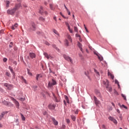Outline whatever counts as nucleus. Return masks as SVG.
<instances>
[{
	"instance_id": "nucleus-42",
	"label": "nucleus",
	"mask_w": 129,
	"mask_h": 129,
	"mask_svg": "<svg viewBox=\"0 0 129 129\" xmlns=\"http://www.w3.org/2000/svg\"><path fill=\"white\" fill-rule=\"evenodd\" d=\"M84 27L86 30V31L87 32V33H88V30L87 29V28H86V26H85V25H84Z\"/></svg>"
},
{
	"instance_id": "nucleus-14",
	"label": "nucleus",
	"mask_w": 129,
	"mask_h": 129,
	"mask_svg": "<svg viewBox=\"0 0 129 129\" xmlns=\"http://www.w3.org/2000/svg\"><path fill=\"white\" fill-rule=\"evenodd\" d=\"M43 55L45 56V57H46V58H47V59H50V58H51V56H50V55H48L47 52L43 53Z\"/></svg>"
},
{
	"instance_id": "nucleus-53",
	"label": "nucleus",
	"mask_w": 129,
	"mask_h": 129,
	"mask_svg": "<svg viewBox=\"0 0 129 129\" xmlns=\"http://www.w3.org/2000/svg\"><path fill=\"white\" fill-rule=\"evenodd\" d=\"M12 30H15V26H12L11 27Z\"/></svg>"
},
{
	"instance_id": "nucleus-9",
	"label": "nucleus",
	"mask_w": 129,
	"mask_h": 129,
	"mask_svg": "<svg viewBox=\"0 0 129 129\" xmlns=\"http://www.w3.org/2000/svg\"><path fill=\"white\" fill-rule=\"evenodd\" d=\"M78 46L81 52H82V53H84L83 49L82 48V44L80 42H78Z\"/></svg>"
},
{
	"instance_id": "nucleus-16",
	"label": "nucleus",
	"mask_w": 129,
	"mask_h": 129,
	"mask_svg": "<svg viewBox=\"0 0 129 129\" xmlns=\"http://www.w3.org/2000/svg\"><path fill=\"white\" fill-rule=\"evenodd\" d=\"M9 70H10L11 73H12V74H13V75H15V73L14 72V70H13V68L11 66H9Z\"/></svg>"
},
{
	"instance_id": "nucleus-56",
	"label": "nucleus",
	"mask_w": 129,
	"mask_h": 129,
	"mask_svg": "<svg viewBox=\"0 0 129 129\" xmlns=\"http://www.w3.org/2000/svg\"><path fill=\"white\" fill-rule=\"evenodd\" d=\"M116 111L118 112V113H119L120 112V111H119V110L118 109H116Z\"/></svg>"
},
{
	"instance_id": "nucleus-23",
	"label": "nucleus",
	"mask_w": 129,
	"mask_h": 129,
	"mask_svg": "<svg viewBox=\"0 0 129 129\" xmlns=\"http://www.w3.org/2000/svg\"><path fill=\"white\" fill-rule=\"evenodd\" d=\"M65 24H66V26L68 27V29H69L70 28V25H69V23L67 22H66Z\"/></svg>"
},
{
	"instance_id": "nucleus-31",
	"label": "nucleus",
	"mask_w": 129,
	"mask_h": 129,
	"mask_svg": "<svg viewBox=\"0 0 129 129\" xmlns=\"http://www.w3.org/2000/svg\"><path fill=\"white\" fill-rule=\"evenodd\" d=\"M121 96H122V97H123V98H124V100H126V97L125 96V95L122 94Z\"/></svg>"
},
{
	"instance_id": "nucleus-13",
	"label": "nucleus",
	"mask_w": 129,
	"mask_h": 129,
	"mask_svg": "<svg viewBox=\"0 0 129 129\" xmlns=\"http://www.w3.org/2000/svg\"><path fill=\"white\" fill-rule=\"evenodd\" d=\"M108 76H110V77L111 78V79H114V76L112 74L110 73V72H108Z\"/></svg>"
},
{
	"instance_id": "nucleus-2",
	"label": "nucleus",
	"mask_w": 129,
	"mask_h": 129,
	"mask_svg": "<svg viewBox=\"0 0 129 129\" xmlns=\"http://www.w3.org/2000/svg\"><path fill=\"white\" fill-rule=\"evenodd\" d=\"M11 100H12L13 101L14 103H15L17 108H19L20 107V103H19V102L18 101H17V100H16L15 98L12 97Z\"/></svg>"
},
{
	"instance_id": "nucleus-27",
	"label": "nucleus",
	"mask_w": 129,
	"mask_h": 129,
	"mask_svg": "<svg viewBox=\"0 0 129 129\" xmlns=\"http://www.w3.org/2000/svg\"><path fill=\"white\" fill-rule=\"evenodd\" d=\"M68 39H69L70 42H72V39H71V36L70 35H68Z\"/></svg>"
},
{
	"instance_id": "nucleus-43",
	"label": "nucleus",
	"mask_w": 129,
	"mask_h": 129,
	"mask_svg": "<svg viewBox=\"0 0 129 129\" xmlns=\"http://www.w3.org/2000/svg\"><path fill=\"white\" fill-rule=\"evenodd\" d=\"M67 123H70V120L69 119H66Z\"/></svg>"
},
{
	"instance_id": "nucleus-26",
	"label": "nucleus",
	"mask_w": 129,
	"mask_h": 129,
	"mask_svg": "<svg viewBox=\"0 0 129 129\" xmlns=\"http://www.w3.org/2000/svg\"><path fill=\"white\" fill-rule=\"evenodd\" d=\"M21 115L22 119L23 120H26V117H25V116H24V115H23V114H21Z\"/></svg>"
},
{
	"instance_id": "nucleus-57",
	"label": "nucleus",
	"mask_w": 129,
	"mask_h": 129,
	"mask_svg": "<svg viewBox=\"0 0 129 129\" xmlns=\"http://www.w3.org/2000/svg\"><path fill=\"white\" fill-rule=\"evenodd\" d=\"M111 104L113 105V106H114V107H115V105H114V103H113V102L111 103Z\"/></svg>"
},
{
	"instance_id": "nucleus-17",
	"label": "nucleus",
	"mask_w": 129,
	"mask_h": 129,
	"mask_svg": "<svg viewBox=\"0 0 129 129\" xmlns=\"http://www.w3.org/2000/svg\"><path fill=\"white\" fill-rule=\"evenodd\" d=\"M106 88L107 89V90L109 91L110 92H111V91H112V88H111L110 87H109V86H107L106 87Z\"/></svg>"
},
{
	"instance_id": "nucleus-37",
	"label": "nucleus",
	"mask_w": 129,
	"mask_h": 129,
	"mask_svg": "<svg viewBox=\"0 0 129 129\" xmlns=\"http://www.w3.org/2000/svg\"><path fill=\"white\" fill-rule=\"evenodd\" d=\"M66 127V125L62 124L60 129H65Z\"/></svg>"
},
{
	"instance_id": "nucleus-48",
	"label": "nucleus",
	"mask_w": 129,
	"mask_h": 129,
	"mask_svg": "<svg viewBox=\"0 0 129 129\" xmlns=\"http://www.w3.org/2000/svg\"><path fill=\"white\" fill-rule=\"evenodd\" d=\"M9 47L10 48H12V47H13V42H11L10 45H9Z\"/></svg>"
},
{
	"instance_id": "nucleus-44",
	"label": "nucleus",
	"mask_w": 129,
	"mask_h": 129,
	"mask_svg": "<svg viewBox=\"0 0 129 129\" xmlns=\"http://www.w3.org/2000/svg\"><path fill=\"white\" fill-rule=\"evenodd\" d=\"M98 59L100 61H102V60H103V58L100 57V56H98Z\"/></svg>"
},
{
	"instance_id": "nucleus-18",
	"label": "nucleus",
	"mask_w": 129,
	"mask_h": 129,
	"mask_svg": "<svg viewBox=\"0 0 129 129\" xmlns=\"http://www.w3.org/2000/svg\"><path fill=\"white\" fill-rule=\"evenodd\" d=\"M4 86H5L6 87H7L8 89H10V87H12V86H11V85H9V84L8 83H5L4 84Z\"/></svg>"
},
{
	"instance_id": "nucleus-52",
	"label": "nucleus",
	"mask_w": 129,
	"mask_h": 129,
	"mask_svg": "<svg viewBox=\"0 0 129 129\" xmlns=\"http://www.w3.org/2000/svg\"><path fill=\"white\" fill-rule=\"evenodd\" d=\"M121 106L123 107H124V108H125V109H127V107L124 106V105H122Z\"/></svg>"
},
{
	"instance_id": "nucleus-7",
	"label": "nucleus",
	"mask_w": 129,
	"mask_h": 129,
	"mask_svg": "<svg viewBox=\"0 0 129 129\" xmlns=\"http://www.w3.org/2000/svg\"><path fill=\"white\" fill-rule=\"evenodd\" d=\"M56 107V105L54 104H50L48 105V108L49 109H55V108Z\"/></svg>"
},
{
	"instance_id": "nucleus-61",
	"label": "nucleus",
	"mask_w": 129,
	"mask_h": 129,
	"mask_svg": "<svg viewBox=\"0 0 129 129\" xmlns=\"http://www.w3.org/2000/svg\"><path fill=\"white\" fill-rule=\"evenodd\" d=\"M44 14H45V15H48V12H47L46 11H45V12H44Z\"/></svg>"
},
{
	"instance_id": "nucleus-5",
	"label": "nucleus",
	"mask_w": 129,
	"mask_h": 129,
	"mask_svg": "<svg viewBox=\"0 0 129 129\" xmlns=\"http://www.w3.org/2000/svg\"><path fill=\"white\" fill-rule=\"evenodd\" d=\"M108 119H109V120H111V121H113V122H114L115 124H116V123H117V121H116V120L114 119L113 117L109 116L108 117Z\"/></svg>"
},
{
	"instance_id": "nucleus-58",
	"label": "nucleus",
	"mask_w": 129,
	"mask_h": 129,
	"mask_svg": "<svg viewBox=\"0 0 129 129\" xmlns=\"http://www.w3.org/2000/svg\"><path fill=\"white\" fill-rule=\"evenodd\" d=\"M53 19L54 20V21H57V19L56 18V17H53Z\"/></svg>"
},
{
	"instance_id": "nucleus-38",
	"label": "nucleus",
	"mask_w": 129,
	"mask_h": 129,
	"mask_svg": "<svg viewBox=\"0 0 129 129\" xmlns=\"http://www.w3.org/2000/svg\"><path fill=\"white\" fill-rule=\"evenodd\" d=\"M40 77V74H38L36 75V80H39V77Z\"/></svg>"
},
{
	"instance_id": "nucleus-10",
	"label": "nucleus",
	"mask_w": 129,
	"mask_h": 129,
	"mask_svg": "<svg viewBox=\"0 0 129 129\" xmlns=\"http://www.w3.org/2000/svg\"><path fill=\"white\" fill-rule=\"evenodd\" d=\"M109 83V82H108V80H105V81H103V84L104 85H105L106 87V86H108V84Z\"/></svg>"
},
{
	"instance_id": "nucleus-6",
	"label": "nucleus",
	"mask_w": 129,
	"mask_h": 129,
	"mask_svg": "<svg viewBox=\"0 0 129 129\" xmlns=\"http://www.w3.org/2000/svg\"><path fill=\"white\" fill-rule=\"evenodd\" d=\"M94 100L95 101V103L97 106L98 105V104H100V101L97 99V98L96 97H94Z\"/></svg>"
},
{
	"instance_id": "nucleus-47",
	"label": "nucleus",
	"mask_w": 129,
	"mask_h": 129,
	"mask_svg": "<svg viewBox=\"0 0 129 129\" xmlns=\"http://www.w3.org/2000/svg\"><path fill=\"white\" fill-rule=\"evenodd\" d=\"M3 61H4V62H7V61H8V58H4L3 59Z\"/></svg>"
},
{
	"instance_id": "nucleus-21",
	"label": "nucleus",
	"mask_w": 129,
	"mask_h": 129,
	"mask_svg": "<svg viewBox=\"0 0 129 129\" xmlns=\"http://www.w3.org/2000/svg\"><path fill=\"white\" fill-rule=\"evenodd\" d=\"M44 11L43 10V7H40V10H39V14H42L43 13Z\"/></svg>"
},
{
	"instance_id": "nucleus-3",
	"label": "nucleus",
	"mask_w": 129,
	"mask_h": 129,
	"mask_svg": "<svg viewBox=\"0 0 129 129\" xmlns=\"http://www.w3.org/2000/svg\"><path fill=\"white\" fill-rule=\"evenodd\" d=\"M56 84H57V83L56 82V81H55V80L54 79H52V83L49 82L48 86V87H52V86L54 85H56Z\"/></svg>"
},
{
	"instance_id": "nucleus-36",
	"label": "nucleus",
	"mask_w": 129,
	"mask_h": 129,
	"mask_svg": "<svg viewBox=\"0 0 129 129\" xmlns=\"http://www.w3.org/2000/svg\"><path fill=\"white\" fill-rule=\"evenodd\" d=\"M6 74L7 76H8V77L11 76V73H10L9 72H7L6 73Z\"/></svg>"
},
{
	"instance_id": "nucleus-4",
	"label": "nucleus",
	"mask_w": 129,
	"mask_h": 129,
	"mask_svg": "<svg viewBox=\"0 0 129 129\" xmlns=\"http://www.w3.org/2000/svg\"><path fill=\"white\" fill-rule=\"evenodd\" d=\"M63 57L65 60H67V61H70V62H71L72 64L73 63V61H72V59H71V57H69L68 55L64 54L63 55Z\"/></svg>"
},
{
	"instance_id": "nucleus-28",
	"label": "nucleus",
	"mask_w": 129,
	"mask_h": 129,
	"mask_svg": "<svg viewBox=\"0 0 129 129\" xmlns=\"http://www.w3.org/2000/svg\"><path fill=\"white\" fill-rule=\"evenodd\" d=\"M49 7H50V8L51 9V10H55V8H53V5L50 4Z\"/></svg>"
},
{
	"instance_id": "nucleus-8",
	"label": "nucleus",
	"mask_w": 129,
	"mask_h": 129,
	"mask_svg": "<svg viewBox=\"0 0 129 129\" xmlns=\"http://www.w3.org/2000/svg\"><path fill=\"white\" fill-rule=\"evenodd\" d=\"M37 27L36 26V24L34 22L31 23V29L32 31H36V28Z\"/></svg>"
},
{
	"instance_id": "nucleus-22",
	"label": "nucleus",
	"mask_w": 129,
	"mask_h": 129,
	"mask_svg": "<svg viewBox=\"0 0 129 129\" xmlns=\"http://www.w3.org/2000/svg\"><path fill=\"white\" fill-rule=\"evenodd\" d=\"M39 21H41L42 22H45V18H44L42 17H40L39 18Z\"/></svg>"
},
{
	"instance_id": "nucleus-54",
	"label": "nucleus",
	"mask_w": 129,
	"mask_h": 129,
	"mask_svg": "<svg viewBox=\"0 0 129 129\" xmlns=\"http://www.w3.org/2000/svg\"><path fill=\"white\" fill-rule=\"evenodd\" d=\"M0 33L1 34H3V33H4V30H0Z\"/></svg>"
},
{
	"instance_id": "nucleus-64",
	"label": "nucleus",
	"mask_w": 129,
	"mask_h": 129,
	"mask_svg": "<svg viewBox=\"0 0 129 129\" xmlns=\"http://www.w3.org/2000/svg\"><path fill=\"white\" fill-rule=\"evenodd\" d=\"M0 127H3V124L0 123Z\"/></svg>"
},
{
	"instance_id": "nucleus-63",
	"label": "nucleus",
	"mask_w": 129,
	"mask_h": 129,
	"mask_svg": "<svg viewBox=\"0 0 129 129\" xmlns=\"http://www.w3.org/2000/svg\"><path fill=\"white\" fill-rule=\"evenodd\" d=\"M63 103H64V104H65V105H66V101L64 100L63 101Z\"/></svg>"
},
{
	"instance_id": "nucleus-51",
	"label": "nucleus",
	"mask_w": 129,
	"mask_h": 129,
	"mask_svg": "<svg viewBox=\"0 0 129 129\" xmlns=\"http://www.w3.org/2000/svg\"><path fill=\"white\" fill-rule=\"evenodd\" d=\"M114 94H116V95H118V93H117V91L116 90L114 91Z\"/></svg>"
},
{
	"instance_id": "nucleus-24",
	"label": "nucleus",
	"mask_w": 129,
	"mask_h": 129,
	"mask_svg": "<svg viewBox=\"0 0 129 129\" xmlns=\"http://www.w3.org/2000/svg\"><path fill=\"white\" fill-rule=\"evenodd\" d=\"M52 47H53V48H55V49H56V50H57V51H58V52H59L60 50L58 49V48H57L56 47V45H55V44H53L52 45Z\"/></svg>"
},
{
	"instance_id": "nucleus-46",
	"label": "nucleus",
	"mask_w": 129,
	"mask_h": 129,
	"mask_svg": "<svg viewBox=\"0 0 129 129\" xmlns=\"http://www.w3.org/2000/svg\"><path fill=\"white\" fill-rule=\"evenodd\" d=\"M95 73H96V74H97V75H98L99 76V72H97V71H96V70H95Z\"/></svg>"
},
{
	"instance_id": "nucleus-11",
	"label": "nucleus",
	"mask_w": 129,
	"mask_h": 129,
	"mask_svg": "<svg viewBox=\"0 0 129 129\" xmlns=\"http://www.w3.org/2000/svg\"><path fill=\"white\" fill-rule=\"evenodd\" d=\"M52 120L54 125H58V121L55 119V118H52Z\"/></svg>"
},
{
	"instance_id": "nucleus-40",
	"label": "nucleus",
	"mask_w": 129,
	"mask_h": 129,
	"mask_svg": "<svg viewBox=\"0 0 129 129\" xmlns=\"http://www.w3.org/2000/svg\"><path fill=\"white\" fill-rule=\"evenodd\" d=\"M22 80H23V81L24 83H25L26 84H27V81H26V80L25 79H24L23 77H22Z\"/></svg>"
},
{
	"instance_id": "nucleus-12",
	"label": "nucleus",
	"mask_w": 129,
	"mask_h": 129,
	"mask_svg": "<svg viewBox=\"0 0 129 129\" xmlns=\"http://www.w3.org/2000/svg\"><path fill=\"white\" fill-rule=\"evenodd\" d=\"M29 56L30 58H32V59H33L36 57V54L34 53H30Z\"/></svg>"
},
{
	"instance_id": "nucleus-39",
	"label": "nucleus",
	"mask_w": 129,
	"mask_h": 129,
	"mask_svg": "<svg viewBox=\"0 0 129 129\" xmlns=\"http://www.w3.org/2000/svg\"><path fill=\"white\" fill-rule=\"evenodd\" d=\"M27 71H28V75H30V76H32V73L30 72V70H27Z\"/></svg>"
},
{
	"instance_id": "nucleus-35",
	"label": "nucleus",
	"mask_w": 129,
	"mask_h": 129,
	"mask_svg": "<svg viewBox=\"0 0 129 129\" xmlns=\"http://www.w3.org/2000/svg\"><path fill=\"white\" fill-rule=\"evenodd\" d=\"M69 32L71 33V34H73V30H72V29H70V28H68Z\"/></svg>"
},
{
	"instance_id": "nucleus-32",
	"label": "nucleus",
	"mask_w": 129,
	"mask_h": 129,
	"mask_svg": "<svg viewBox=\"0 0 129 129\" xmlns=\"http://www.w3.org/2000/svg\"><path fill=\"white\" fill-rule=\"evenodd\" d=\"M53 33H55L56 35H57L58 36H59V33L56 30H53Z\"/></svg>"
},
{
	"instance_id": "nucleus-50",
	"label": "nucleus",
	"mask_w": 129,
	"mask_h": 129,
	"mask_svg": "<svg viewBox=\"0 0 129 129\" xmlns=\"http://www.w3.org/2000/svg\"><path fill=\"white\" fill-rule=\"evenodd\" d=\"M18 23H15V24H14V27H15V28H18Z\"/></svg>"
},
{
	"instance_id": "nucleus-49",
	"label": "nucleus",
	"mask_w": 129,
	"mask_h": 129,
	"mask_svg": "<svg viewBox=\"0 0 129 129\" xmlns=\"http://www.w3.org/2000/svg\"><path fill=\"white\" fill-rule=\"evenodd\" d=\"M53 96H54V98L55 99L56 102H58L59 101H58V100H57V97H56V96H55L54 95H53Z\"/></svg>"
},
{
	"instance_id": "nucleus-33",
	"label": "nucleus",
	"mask_w": 129,
	"mask_h": 129,
	"mask_svg": "<svg viewBox=\"0 0 129 129\" xmlns=\"http://www.w3.org/2000/svg\"><path fill=\"white\" fill-rule=\"evenodd\" d=\"M74 31L75 32H76L77 33V32H78V28H77V27H74Z\"/></svg>"
},
{
	"instance_id": "nucleus-60",
	"label": "nucleus",
	"mask_w": 129,
	"mask_h": 129,
	"mask_svg": "<svg viewBox=\"0 0 129 129\" xmlns=\"http://www.w3.org/2000/svg\"><path fill=\"white\" fill-rule=\"evenodd\" d=\"M60 15H61L63 17V18H64V15H63V14H62V13L60 12Z\"/></svg>"
},
{
	"instance_id": "nucleus-20",
	"label": "nucleus",
	"mask_w": 129,
	"mask_h": 129,
	"mask_svg": "<svg viewBox=\"0 0 129 129\" xmlns=\"http://www.w3.org/2000/svg\"><path fill=\"white\" fill-rule=\"evenodd\" d=\"M71 118H72V119H73V120L74 121H75V120H76V117H75V116L72 115L71 116Z\"/></svg>"
},
{
	"instance_id": "nucleus-25",
	"label": "nucleus",
	"mask_w": 129,
	"mask_h": 129,
	"mask_svg": "<svg viewBox=\"0 0 129 129\" xmlns=\"http://www.w3.org/2000/svg\"><path fill=\"white\" fill-rule=\"evenodd\" d=\"M65 99L67 102V103H69V99L68 98V97L66 96H65Z\"/></svg>"
},
{
	"instance_id": "nucleus-15",
	"label": "nucleus",
	"mask_w": 129,
	"mask_h": 129,
	"mask_svg": "<svg viewBox=\"0 0 129 129\" xmlns=\"http://www.w3.org/2000/svg\"><path fill=\"white\" fill-rule=\"evenodd\" d=\"M6 113H7V112H3L1 115H0V120H2V119L3 118V117H4V115H5L6 114Z\"/></svg>"
},
{
	"instance_id": "nucleus-45",
	"label": "nucleus",
	"mask_w": 129,
	"mask_h": 129,
	"mask_svg": "<svg viewBox=\"0 0 129 129\" xmlns=\"http://www.w3.org/2000/svg\"><path fill=\"white\" fill-rule=\"evenodd\" d=\"M67 12L68 13V15H69V16H70V15H71V13L70 12L69 10H67Z\"/></svg>"
},
{
	"instance_id": "nucleus-59",
	"label": "nucleus",
	"mask_w": 129,
	"mask_h": 129,
	"mask_svg": "<svg viewBox=\"0 0 129 129\" xmlns=\"http://www.w3.org/2000/svg\"><path fill=\"white\" fill-rule=\"evenodd\" d=\"M64 6L65 9H66V10L67 11V10H68V8H67V7H66V5H64Z\"/></svg>"
},
{
	"instance_id": "nucleus-19",
	"label": "nucleus",
	"mask_w": 129,
	"mask_h": 129,
	"mask_svg": "<svg viewBox=\"0 0 129 129\" xmlns=\"http://www.w3.org/2000/svg\"><path fill=\"white\" fill-rule=\"evenodd\" d=\"M64 43H65L66 46H69V42L68 41V40L67 39L65 40Z\"/></svg>"
},
{
	"instance_id": "nucleus-30",
	"label": "nucleus",
	"mask_w": 129,
	"mask_h": 129,
	"mask_svg": "<svg viewBox=\"0 0 129 129\" xmlns=\"http://www.w3.org/2000/svg\"><path fill=\"white\" fill-rule=\"evenodd\" d=\"M115 83L116 84H117L118 87H119V84L118 81H117V80H115Z\"/></svg>"
},
{
	"instance_id": "nucleus-29",
	"label": "nucleus",
	"mask_w": 129,
	"mask_h": 129,
	"mask_svg": "<svg viewBox=\"0 0 129 129\" xmlns=\"http://www.w3.org/2000/svg\"><path fill=\"white\" fill-rule=\"evenodd\" d=\"M10 5V1H6V7L9 8V5Z\"/></svg>"
},
{
	"instance_id": "nucleus-34",
	"label": "nucleus",
	"mask_w": 129,
	"mask_h": 129,
	"mask_svg": "<svg viewBox=\"0 0 129 129\" xmlns=\"http://www.w3.org/2000/svg\"><path fill=\"white\" fill-rule=\"evenodd\" d=\"M44 44H45V45H46L47 46H50V43L48 42V41H45Z\"/></svg>"
},
{
	"instance_id": "nucleus-1",
	"label": "nucleus",
	"mask_w": 129,
	"mask_h": 129,
	"mask_svg": "<svg viewBox=\"0 0 129 129\" xmlns=\"http://www.w3.org/2000/svg\"><path fill=\"white\" fill-rule=\"evenodd\" d=\"M20 8H21V4H17L16 5L14 9H12L11 10H8L7 11V13L9 15H14V14L16 13V11H17V10H19Z\"/></svg>"
},
{
	"instance_id": "nucleus-41",
	"label": "nucleus",
	"mask_w": 129,
	"mask_h": 129,
	"mask_svg": "<svg viewBox=\"0 0 129 129\" xmlns=\"http://www.w3.org/2000/svg\"><path fill=\"white\" fill-rule=\"evenodd\" d=\"M19 100H21V101H25V98H20Z\"/></svg>"
},
{
	"instance_id": "nucleus-62",
	"label": "nucleus",
	"mask_w": 129,
	"mask_h": 129,
	"mask_svg": "<svg viewBox=\"0 0 129 129\" xmlns=\"http://www.w3.org/2000/svg\"><path fill=\"white\" fill-rule=\"evenodd\" d=\"M102 127H103V128H105V125H102Z\"/></svg>"
},
{
	"instance_id": "nucleus-55",
	"label": "nucleus",
	"mask_w": 129,
	"mask_h": 129,
	"mask_svg": "<svg viewBox=\"0 0 129 129\" xmlns=\"http://www.w3.org/2000/svg\"><path fill=\"white\" fill-rule=\"evenodd\" d=\"M76 37H77L78 38H80V35H79V34H76Z\"/></svg>"
}]
</instances>
